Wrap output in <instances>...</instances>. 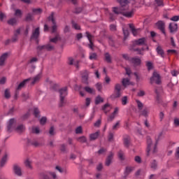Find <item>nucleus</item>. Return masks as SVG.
I'll list each match as a JSON object with an SVG mask.
<instances>
[{"instance_id":"obj_1","label":"nucleus","mask_w":179,"mask_h":179,"mask_svg":"<svg viewBox=\"0 0 179 179\" xmlns=\"http://www.w3.org/2000/svg\"><path fill=\"white\" fill-rule=\"evenodd\" d=\"M131 0H117V2L120 3L121 7H114L113 12L116 15H122L125 17H132L134 16V10H128V4Z\"/></svg>"},{"instance_id":"obj_2","label":"nucleus","mask_w":179,"mask_h":179,"mask_svg":"<svg viewBox=\"0 0 179 179\" xmlns=\"http://www.w3.org/2000/svg\"><path fill=\"white\" fill-rule=\"evenodd\" d=\"M147 155L148 156H152L153 155H156L157 152V145L156 143L152 141V138L150 137H148L147 138Z\"/></svg>"},{"instance_id":"obj_3","label":"nucleus","mask_w":179,"mask_h":179,"mask_svg":"<svg viewBox=\"0 0 179 179\" xmlns=\"http://www.w3.org/2000/svg\"><path fill=\"white\" fill-rule=\"evenodd\" d=\"M136 103L141 115H143V117H148V115H149V108L143 107V103L140 101H136Z\"/></svg>"},{"instance_id":"obj_4","label":"nucleus","mask_w":179,"mask_h":179,"mask_svg":"<svg viewBox=\"0 0 179 179\" xmlns=\"http://www.w3.org/2000/svg\"><path fill=\"white\" fill-rule=\"evenodd\" d=\"M59 94H60V103L59 106L62 107L64 104H65V97H66L68 94V88L66 87H64V88H62L59 90Z\"/></svg>"},{"instance_id":"obj_5","label":"nucleus","mask_w":179,"mask_h":179,"mask_svg":"<svg viewBox=\"0 0 179 179\" xmlns=\"http://www.w3.org/2000/svg\"><path fill=\"white\" fill-rule=\"evenodd\" d=\"M122 85L120 83H117L115 85V92L111 95L112 99H118L121 96V89Z\"/></svg>"},{"instance_id":"obj_6","label":"nucleus","mask_w":179,"mask_h":179,"mask_svg":"<svg viewBox=\"0 0 179 179\" xmlns=\"http://www.w3.org/2000/svg\"><path fill=\"white\" fill-rule=\"evenodd\" d=\"M51 177L52 178L55 179L57 178V174L55 172H51V171H48L45 173H43L41 175V179H50Z\"/></svg>"},{"instance_id":"obj_7","label":"nucleus","mask_w":179,"mask_h":179,"mask_svg":"<svg viewBox=\"0 0 179 179\" xmlns=\"http://www.w3.org/2000/svg\"><path fill=\"white\" fill-rule=\"evenodd\" d=\"M150 83L160 84V76L157 72L154 71L152 76L150 78Z\"/></svg>"},{"instance_id":"obj_8","label":"nucleus","mask_w":179,"mask_h":179,"mask_svg":"<svg viewBox=\"0 0 179 179\" xmlns=\"http://www.w3.org/2000/svg\"><path fill=\"white\" fill-rule=\"evenodd\" d=\"M16 124V120L13 118L10 119L8 122H7V129L8 132H11L12 129L15 127V124Z\"/></svg>"},{"instance_id":"obj_9","label":"nucleus","mask_w":179,"mask_h":179,"mask_svg":"<svg viewBox=\"0 0 179 179\" xmlns=\"http://www.w3.org/2000/svg\"><path fill=\"white\" fill-rule=\"evenodd\" d=\"M8 58H9V53L8 52L3 53L0 57V66H3V65H5V62H6Z\"/></svg>"},{"instance_id":"obj_10","label":"nucleus","mask_w":179,"mask_h":179,"mask_svg":"<svg viewBox=\"0 0 179 179\" xmlns=\"http://www.w3.org/2000/svg\"><path fill=\"white\" fill-rule=\"evenodd\" d=\"M13 170L16 176H18V177L22 176V169L20 166L15 164L13 166Z\"/></svg>"},{"instance_id":"obj_11","label":"nucleus","mask_w":179,"mask_h":179,"mask_svg":"<svg viewBox=\"0 0 179 179\" xmlns=\"http://www.w3.org/2000/svg\"><path fill=\"white\" fill-rule=\"evenodd\" d=\"M49 20H51L53 26L52 27V33L57 31V24H55V20H54V14L52 13L51 16L49 17Z\"/></svg>"},{"instance_id":"obj_12","label":"nucleus","mask_w":179,"mask_h":179,"mask_svg":"<svg viewBox=\"0 0 179 179\" xmlns=\"http://www.w3.org/2000/svg\"><path fill=\"white\" fill-rule=\"evenodd\" d=\"M38 36H40V28L38 27L33 31L31 38L32 40H37V38H38Z\"/></svg>"},{"instance_id":"obj_13","label":"nucleus","mask_w":179,"mask_h":179,"mask_svg":"<svg viewBox=\"0 0 179 179\" xmlns=\"http://www.w3.org/2000/svg\"><path fill=\"white\" fill-rule=\"evenodd\" d=\"M89 78V72H87V71H84L82 73V80L83 83H85L86 85H87L88 82H87V79Z\"/></svg>"},{"instance_id":"obj_14","label":"nucleus","mask_w":179,"mask_h":179,"mask_svg":"<svg viewBox=\"0 0 179 179\" xmlns=\"http://www.w3.org/2000/svg\"><path fill=\"white\" fill-rule=\"evenodd\" d=\"M131 63L134 66H139L142 64V60L139 57H134L131 59Z\"/></svg>"},{"instance_id":"obj_15","label":"nucleus","mask_w":179,"mask_h":179,"mask_svg":"<svg viewBox=\"0 0 179 179\" xmlns=\"http://www.w3.org/2000/svg\"><path fill=\"white\" fill-rule=\"evenodd\" d=\"M118 111H120V108L118 107L115 108L113 113L109 116L108 120L113 121L116 115H118Z\"/></svg>"},{"instance_id":"obj_16","label":"nucleus","mask_w":179,"mask_h":179,"mask_svg":"<svg viewBox=\"0 0 179 179\" xmlns=\"http://www.w3.org/2000/svg\"><path fill=\"white\" fill-rule=\"evenodd\" d=\"M38 48L39 50H46L47 51H52V50H54V46H52L51 44H48L39 46Z\"/></svg>"},{"instance_id":"obj_17","label":"nucleus","mask_w":179,"mask_h":179,"mask_svg":"<svg viewBox=\"0 0 179 179\" xmlns=\"http://www.w3.org/2000/svg\"><path fill=\"white\" fill-rule=\"evenodd\" d=\"M31 80V78H28V79L24 80L22 82H21L18 85V86L17 87V90H22V89H23V87H24V86L26 85L27 82H29Z\"/></svg>"},{"instance_id":"obj_18","label":"nucleus","mask_w":179,"mask_h":179,"mask_svg":"<svg viewBox=\"0 0 179 179\" xmlns=\"http://www.w3.org/2000/svg\"><path fill=\"white\" fill-rule=\"evenodd\" d=\"M113 157H114V153L110 152L106 160V166H110V164H111L113 162Z\"/></svg>"},{"instance_id":"obj_19","label":"nucleus","mask_w":179,"mask_h":179,"mask_svg":"<svg viewBox=\"0 0 179 179\" xmlns=\"http://www.w3.org/2000/svg\"><path fill=\"white\" fill-rule=\"evenodd\" d=\"M86 36L90 41L89 48H91V50H93V42H92L93 36L92 34H90V33H89V32H86Z\"/></svg>"},{"instance_id":"obj_20","label":"nucleus","mask_w":179,"mask_h":179,"mask_svg":"<svg viewBox=\"0 0 179 179\" xmlns=\"http://www.w3.org/2000/svg\"><path fill=\"white\" fill-rule=\"evenodd\" d=\"M129 27H130L131 33L134 36H138V33H139L141 29H135V27L132 24H129Z\"/></svg>"},{"instance_id":"obj_21","label":"nucleus","mask_w":179,"mask_h":179,"mask_svg":"<svg viewBox=\"0 0 179 179\" xmlns=\"http://www.w3.org/2000/svg\"><path fill=\"white\" fill-rule=\"evenodd\" d=\"M178 25L176 23H171L169 24V30L171 33H174V31H177Z\"/></svg>"},{"instance_id":"obj_22","label":"nucleus","mask_w":179,"mask_h":179,"mask_svg":"<svg viewBox=\"0 0 179 179\" xmlns=\"http://www.w3.org/2000/svg\"><path fill=\"white\" fill-rule=\"evenodd\" d=\"M122 83L124 87H127V86H129L130 85H134V83H131L128 78H123Z\"/></svg>"},{"instance_id":"obj_23","label":"nucleus","mask_w":179,"mask_h":179,"mask_svg":"<svg viewBox=\"0 0 179 179\" xmlns=\"http://www.w3.org/2000/svg\"><path fill=\"white\" fill-rule=\"evenodd\" d=\"M156 51H157L158 55H160V57H162V58H164V51L159 45H158L157 47Z\"/></svg>"},{"instance_id":"obj_24","label":"nucleus","mask_w":179,"mask_h":179,"mask_svg":"<svg viewBox=\"0 0 179 179\" xmlns=\"http://www.w3.org/2000/svg\"><path fill=\"white\" fill-rule=\"evenodd\" d=\"M99 135H100L99 131H96L94 134L90 135V141H96L99 138Z\"/></svg>"},{"instance_id":"obj_25","label":"nucleus","mask_w":179,"mask_h":179,"mask_svg":"<svg viewBox=\"0 0 179 179\" xmlns=\"http://www.w3.org/2000/svg\"><path fill=\"white\" fill-rule=\"evenodd\" d=\"M135 43L136 45H145V43H146V38H141L138 40H136Z\"/></svg>"},{"instance_id":"obj_26","label":"nucleus","mask_w":179,"mask_h":179,"mask_svg":"<svg viewBox=\"0 0 179 179\" xmlns=\"http://www.w3.org/2000/svg\"><path fill=\"white\" fill-rule=\"evenodd\" d=\"M157 26L162 33H164V22H163V21H159L157 22Z\"/></svg>"},{"instance_id":"obj_27","label":"nucleus","mask_w":179,"mask_h":179,"mask_svg":"<svg viewBox=\"0 0 179 179\" xmlns=\"http://www.w3.org/2000/svg\"><path fill=\"white\" fill-rule=\"evenodd\" d=\"M6 162H8V155L6 154L1 159L0 166L1 167H3L5 164H6Z\"/></svg>"},{"instance_id":"obj_28","label":"nucleus","mask_w":179,"mask_h":179,"mask_svg":"<svg viewBox=\"0 0 179 179\" xmlns=\"http://www.w3.org/2000/svg\"><path fill=\"white\" fill-rule=\"evenodd\" d=\"M26 129V127H24V126L23 124H20L19 125L17 128H16V131L18 134H22V132H24Z\"/></svg>"},{"instance_id":"obj_29","label":"nucleus","mask_w":179,"mask_h":179,"mask_svg":"<svg viewBox=\"0 0 179 179\" xmlns=\"http://www.w3.org/2000/svg\"><path fill=\"white\" fill-rule=\"evenodd\" d=\"M135 168L134 166H127L126 169L124 171V174L128 176V174H130V173H132Z\"/></svg>"},{"instance_id":"obj_30","label":"nucleus","mask_w":179,"mask_h":179,"mask_svg":"<svg viewBox=\"0 0 179 179\" xmlns=\"http://www.w3.org/2000/svg\"><path fill=\"white\" fill-rule=\"evenodd\" d=\"M103 111L105 113H108L110 110H111V106H110L109 103H106L103 107H102Z\"/></svg>"},{"instance_id":"obj_31","label":"nucleus","mask_w":179,"mask_h":179,"mask_svg":"<svg viewBox=\"0 0 179 179\" xmlns=\"http://www.w3.org/2000/svg\"><path fill=\"white\" fill-rule=\"evenodd\" d=\"M85 90L87 93H90V94H93L95 92L94 89L90 87H85Z\"/></svg>"},{"instance_id":"obj_32","label":"nucleus","mask_w":179,"mask_h":179,"mask_svg":"<svg viewBox=\"0 0 179 179\" xmlns=\"http://www.w3.org/2000/svg\"><path fill=\"white\" fill-rule=\"evenodd\" d=\"M129 143H130V139L129 137H125L124 138V145L125 148H129Z\"/></svg>"},{"instance_id":"obj_33","label":"nucleus","mask_w":179,"mask_h":179,"mask_svg":"<svg viewBox=\"0 0 179 179\" xmlns=\"http://www.w3.org/2000/svg\"><path fill=\"white\" fill-rule=\"evenodd\" d=\"M103 101H104V99L100 96H96L95 99V104H100V103H103Z\"/></svg>"},{"instance_id":"obj_34","label":"nucleus","mask_w":179,"mask_h":179,"mask_svg":"<svg viewBox=\"0 0 179 179\" xmlns=\"http://www.w3.org/2000/svg\"><path fill=\"white\" fill-rule=\"evenodd\" d=\"M150 167L152 170H156V169H157V162H156V160H152L150 163Z\"/></svg>"},{"instance_id":"obj_35","label":"nucleus","mask_w":179,"mask_h":179,"mask_svg":"<svg viewBox=\"0 0 179 179\" xmlns=\"http://www.w3.org/2000/svg\"><path fill=\"white\" fill-rule=\"evenodd\" d=\"M40 79H41V75L38 74L37 76H36L32 81V85H34L35 83H37V82H38V80H40Z\"/></svg>"},{"instance_id":"obj_36","label":"nucleus","mask_w":179,"mask_h":179,"mask_svg":"<svg viewBox=\"0 0 179 179\" xmlns=\"http://www.w3.org/2000/svg\"><path fill=\"white\" fill-rule=\"evenodd\" d=\"M16 23H17V20H16L15 18H11L8 21V24H10L11 26L16 24Z\"/></svg>"},{"instance_id":"obj_37","label":"nucleus","mask_w":179,"mask_h":179,"mask_svg":"<svg viewBox=\"0 0 179 179\" xmlns=\"http://www.w3.org/2000/svg\"><path fill=\"white\" fill-rule=\"evenodd\" d=\"M55 170H57V171H59L61 173H65V174H66V169H64L59 166H55Z\"/></svg>"},{"instance_id":"obj_38","label":"nucleus","mask_w":179,"mask_h":179,"mask_svg":"<svg viewBox=\"0 0 179 179\" xmlns=\"http://www.w3.org/2000/svg\"><path fill=\"white\" fill-rule=\"evenodd\" d=\"M120 128V121H117L115 124L112 127V131H117Z\"/></svg>"},{"instance_id":"obj_39","label":"nucleus","mask_w":179,"mask_h":179,"mask_svg":"<svg viewBox=\"0 0 179 179\" xmlns=\"http://www.w3.org/2000/svg\"><path fill=\"white\" fill-rule=\"evenodd\" d=\"M24 164L27 169H31V161L27 159L24 162Z\"/></svg>"},{"instance_id":"obj_40","label":"nucleus","mask_w":179,"mask_h":179,"mask_svg":"<svg viewBox=\"0 0 179 179\" xmlns=\"http://www.w3.org/2000/svg\"><path fill=\"white\" fill-rule=\"evenodd\" d=\"M146 66L148 67V71L153 69V63L151 62H146Z\"/></svg>"},{"instance_id":"obj_41","label":"nucleus","mask_w":179,"mask_h":179,"mask_svg":"<svg viewBox=\"0 0 179 179\" xmlns=\"http://www.w3.org/2000/svg\"><path fill=\"white\" fill-rule=\"evenodd\" d=\"M134 51H136L137 54H138V55H143V51H145V48H141V49L136 48V49H134Z\"/></svg>"},{"instance_id":"obj_42","label":"nucleus","mask_w":179,"mask_h":179,"mask_svg":"<svg viewBox=\"0 0 179 179\" xmlns=\"http://www.w3.org/2000/svg\"><path fill=\"white\" fill-rule=\"evenodd\" d=\"M118 157L120 160H124L125 156L124 155V152L122 151H120L118 152Z\"/></svg>"},{"instance_id":"obj_43","label":"nucleus","mask_w":179,"mask_h":179,"mask_svg":"<svg viewBox=\"0 0 179 179\" xmlns=\"http://www.w3.org/2000/svg\"><path fill=\"white\" fill-rule=\"evenodd\" d=\"M78 142H80L81 143H85L87 142V139L85 136H81L78 138Z\"/></svg>"},{"instance_id":"obj_44","label":"nucleus","mask_w":179,"mask_h":179,"mask_svg":"<svg viewBox=\"0 0 179 179\" xmlns=\"http://www.w3.org/2000/svg\"><path fill=\"white\" fill-rule=\"evenodd\" d=\"M15 16H17V17H22V10L19 9L15 10Z\"/></svg>"},{"instance_id":"obj_45","label":"nucleus","mask_w":179,"mask_h":179,"mask_svg":"<svg viewBox=\"0 0 179 179\" xmlns=\"http://www.w3.org/2000/svg\"><path fill=\"white\" fill-rule=\"evenodd\" d=\"M32 134H40V129L37 127H32Z\"/></svg>"},{"instance_id":"obj_46","label":"nucleus","mask_w":179,"mask_h":179,"mask_svg":"<svg viewBox=\"0 0 179 179\" xmlns=\"http://www.w3.org/2000/svg\"><path fill=\"white\" fill-rule=\"evenodd\" d=\"M60 39L59 36H56L55 38H50V43H57Z\"/></svg>"},{"instance_id":"obj_47","label":"nucleus","mask_w":179,"mask_h":179,"mask_svg":"<svg viewBox=\"0 0 179 179\" xmlns=\"http://www.w3.org/2000/svg\"><path fill=\"white\" fill-rule=\"evenodd\" d=\"M4 96L6 99H10V92L9 90H6L4 92Z\"/></svg>"},{"instance_id":"obj_48","label":"nucleus","mask_w":179,"mask_h":179,"mask_svg":"<svg viewBox=\"0 0 179 179\" xmlns=\"http://www.w3.org/2000/svg\"><path fill=\"white\" fill-rule=\"evenodd\" d=\"M90 59H97V54L96 53H90Z\"/></svg>"},{"instance_id":"obj_49","label":"nucleus","mask_w":179,"mask_h":179,"mask_svg":"<svg viewBox=\"0 0 179 179\" xmlns=\"http://www.w3.org/2000/svg\"><path fill=\"white\" fill-rule=\"evenodd\" d=\"M41 12H43V10H41V8L33 9V13L35 15H40V13H41Z\"/></svg>"},{"instance_id":"obj_50","label":"nucleus","mask_w":179,"mask_h":179,"mask_svg":"<svg viewBox=\"0 0 179 179\" xmlns=\"http://www.w3.org/2000/svg\"><path fill=\"white\" fill-rule=\"evenodd\" d=\"M105 58H106V62H111V56H110V54L106 53Z\"/></svg>"},{"instance_id":"obj_51","label":"nucleus","mask_w":179,"mask_h":179,"mask_svg":"<svg viewBox=\"0 0 179 179\" xmlns=\"http://www.w3.org/2000/svg\"><path fill=\"white\" fill-rule=\"evenodd\" d=\"M128 103V98L127 96H124L122 99V106H126V104Z\"/></svg>"},{"instance_id":"obj_52","label":"nucleus","mask_w":179,"mask_h":179,"mask_svg":"<svg viewBox=\"0 0 179 179\" xmlns=\"http://www.w3.org/2000/svg\"><path fill=\"white\" fill-rule=\"evenodd\" d=\"M72 26L76 30H80V26H79L76 22H73Z\"/></svg>"},{"instance_id":"obj_53","label":"nucleus","mask_w":179,"mask_h":179,"mask_svg":"<svg viewBox=\"0 0 179 179\" xmlns=\"http://www.w3.org/2000/svg\"><path fill=\"white\" fill-rule=\"evenodd\" d=\"M34 114L35 117H40V115H39L40 110H38V108H34Z\"/></svg>"},{"instance_id":"obj_54","label":"nucleus","mask_w":179,"mask_h":179,"mask_svg":"<svg viewBox=\"0 0 179 179\" xmlns=\"http://www.w3.org/2000/svg\"><path fill=\"white\" fill-rule=\"evenodd\" d=\"M95 86H96L97 90H99V92H101V89H103V85H101V83H98L96 84Z\"/></svg>"},{"instance_id":"obj_55","label":"nucleus","mask_w":179,"mask_h":179,"mask_svg":"<svg viewBox=\"0 0 179 179\" xmlns=\"http://www.w3.org/2000/svg\"><path fill=\"white\" fill-rule=\"evenodd\" d=\"M45 122H47V117H43L40 120V123H41V125H44V124H45Z\"/></svg>"},{"instance_id":"obj_56","label":"nucleus","mask_w":179,"mask_h":179,"mask_svg":"<svg viewBox=\"0 0 179 179\" xmlns=\"http://www.w3.org/2000/svg\"><path fill=\"white\" fill-rule=\"evenodd\" d=\"M49 134L50 135L52 136V135H55V130L54 129V127H51L50 130H49Z\"/></svg>"},{"instance_id":"obj_57","label":"nucleus","mask_w":179,"mask_h":179,"mask_svg":"<svg viewBox=\"0 0 179 179\" xmlns=\"http://www.w3.org/2000/svg\"><path fill=\"white\" fill-rule=\"evenodd\" d=\"M40 143H38V141H34L31 142V145L32 146H35V148H37L38 146H40Z\"/></svg>"},{"instance_id":"obj_58","label":"nucleus","mask_w":179,"mask_h":179,"mask_svg":"<svg viewBox=\"0 0 179 179\" xmlns=\"http://www.w3.org/2000/svg\"><path fill=\"white\" fill-rule=\"evenodd\" d=\"M173 124L175 127H179V118L176 117L173 120Z\"/></svg>"},{"instance_id":"obj_59","label":"nucleus","mask_w":179,"mask_h":179,"mask_svg":"<svg viewBox=\"0 0 179 179\" xmlns=\"http://www.w3.org/2000/svg\"><path fill=\"white\" fill-rule=\"evenodd\" d=\"M83 132V129L82 127H78L76 129V134H82Z\"/></svg>"},{"instance_id":"obj_60","label":"nucleus","mask_w":179,"mask_h":179,"mask_svg":"<svg viewBox=\"0 0 179 179\" xmlns=\"http://www.w3.org/2000/svg\"><path fill=\"white\" fill-rule=\"evenodd\" d=\"M6 83V77H2L0 79V85H5Z\"/></svg>"},{"instance_id":"obj_61","label":"nucleus","mask_w":179,"mask_h":179,"mask_svg":"<svg viewBox=\"0 0 179 179\" xmlns=\"http://www.w3.org/2000/svg\"><path fill=\"white\" fill-rule=\"evenodd\" d=\"M123 34L124 36V38H127V37H128V36H129V31L127 29H123Z\"/></svg>"},{"instance_id":"obj_62","label":"nucleus","mask_w":179,"mask_h":179,"mask_svg":"<svg viewBox=\"0 0 179 179\" xmlns=\"http://www.w3.org/2000/svg\"><path fill=\"white\" fill-rule=\"evenodd\" d=\"M171 20L173 22H178L179 20V16L178 15H175L171 18Z\"/></svg>"},{"instance_id":"obj_63","label":"nucleus","mask_w":179,"mask_h":179,"mask_svg":"<svg viewBox=\"0 0 179 179\" xmlns=\"http://www.w3.org/2000/svg\"><path fill=\"white\" fill-rule=\"evenodd\" d=\"M156 3L158 6H164L163 1L162 0H157Z\"/></svg>"},{"instance_id":"obj_64","label":"nucleus","mask_w":179,"mask_h":179,"mask_svg":"<svg viewBox=\"0 0 179 179\" xmlns=\"http://www.w3.org/2000/svg\"><path fill=\"white\" fill-rule=\"evenodd\" d=\"M159 117L160 121H163V120H164V113L160 112Z\"/></svg>"}]
</instances>
